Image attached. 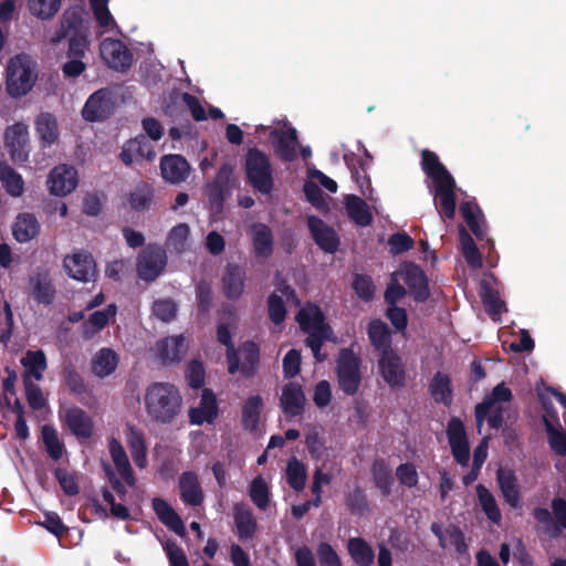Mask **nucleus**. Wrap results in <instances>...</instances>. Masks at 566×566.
Instances as JSON below:
<instances>
[{
    "label": "nucleus",
    "instance_id": "de8ad7c7",
    "mask_svg": "<svg viewBox=\"0 0 566 566\" xmlns=\"http://www.w3.org/2000/svg\"><path fill=\"white\" fill-rule=\"evenodd\" d=\"M0 181L10 196L20 197L23 193L24 181L21 175L6 163L0 164Z\"/></svg>",
    "mask_w": 566,
    "mask_h": 566
},
{
    "label": "nucleus",
    "instance_id": "a211bd4d",
    "mask_svg": "<svg viewBox=\"0 0 566 566\" xmlns=\"http://www.w3.org/2000/svg\"><path fill=\"white\" fill-rule=\"evenodd\" d=\"M307 227L313 240L326 253H335L338 250L339 238L336 231L327 226L321 218L310 216Z\"/></svg>",
    "mask_w": 566,
    "mask_h": 566
},
{
    "label": "nucleus",
    "instance_id": "338daca9",
    "mask_svg": "<svg viewBox=\"0 0 566 566\" xmlns=\"http://www.w3.org/2000/svg\"><path fill=\"white\" fill-rule=\"evenodd\" d=\"M388 245L392 255H398L411 250L415 245L413 239L406 232H397L389 237Z\"/></svg>",
    "mask_w": 566,
    "mask_h": 566
},
{
    "label": "nucleus",
    "instance_id": "1a4fd4ad",
    "mask_svg": "<svg viewBox=\"0 0 566 566\" xmlns=\"http://www.w3.org/2000/svg\"><path fill=\"white\" fill-rule=\"evenodd\" d=\"M63 266L69 276L78 282H91L97 277L96 262L93 255L84 250L66 255Z\"/></svg>",
    "mask_w": 566,
    "mask_h": 566
},
{
    "label": "nucleus",
    "instance_id": "bb28decb",
    "mask_svg": "<svg viewBox=\"0 0 566 566\" xmlns=\"http://www.w3.org/2000/svg\"><path fill=\"white\" fill-rule=\"evenodd\" d=\"M296 321L303 332L331 331V326L325 322V315L316 304H307L296 314Z\"/></svg>",
    "mask_w": 566,
    "mask_h": 566
},
{
    "label": "nucleus",
    "instance_id": "6ab92c4d",
    "mask_svg": "<svg viewBox=\"0 0 566 566\" xmlns=\"http://www.w3.org/2000/svg\"><path fill=\"white\" fill-rule=\"evenodd\" d=\"M245 270L235 263H228L221 277L222 291L228 300L235 301L241 297L245 287Z\"/></svg>",
    "mask_w": 566,
    "mask_h": 566
},
{
    "label": "nucleus",
    "instance_id": "a878e982",
    "mask_svg": "<svg viewBox=\"0 0 566 566\" xmlns=\"http://www.w3.org/2000/svg\"><path fill=\"white\" fill-rule=\"evenodd\" d=\"M496 482L504 501L512 509H517L521 505V494L514 471L500 468L496 471Z\"/></svg>",
    "mask_w": 566,
    "mask_h": 566
},
{
    "label": "nucleus",
    "instance_id": "052dcab7",
    "mask_svg": "<svg viewBox=\"0 0 566 566\" xmlns=\"http://www.w3.org/2000/svg\"><path fill=\"white\" fill-rule=\"evenodd\" d=\"M249 495L251 501L260 510H265L270 502V491L265 480L262 476H256L250 484Z\"/></svg>",
    "mask_w": 566,
    "mask_h": 566
},
{
    "label": "nucleus",
    "instance_id": "c756f323",
    "mask_svg": "<svg viewBox=\"0 0 566 566\" xmlns=\"http://www.w3.org/2000/svg\"><path fill=\"white\" fill-rule=\"evenodd\" d=\"M264 402L260 395L248 397L241 410V426L248 432H255L259 429L260 417Z\"/></svg>",
    "mask_w": 566,
    "mask_h": 566
},
{
    "label": "nucleus",
    "instance_id": "7c9ffc66",
    "mask_svg": "<svg viewBox=\"0 0 566 566\" xmlns=\"http://www.w3.org/2000/svg\"><path fill=\"white\" fill-rule=\"evenodd\" d=\"M512 391L504 385V382L496 385L493 388L491 396H489L482 402L475 406L474 413L478 426H481L483 423L489 412L495 406L496 402H509L512 400Z\"/></svg>",
    "mask_w": 566,
    "mask_h": 566
},
{
    "label": "nucleus",
    "instance_id": "603ef678",
    "mask_svg": "<svg viewBox=\"0 0 566 566\" xmlns=\"http://www.w3.org/2000/svg\"><path fill=\"white\" fill-rule=\"evenodd\" d=\"M240 353L242 355L241 373L245 377L254 376L260 361L259 346L254 342L248 340L242 344Z\"/></svg>",
    "mask_w": 566,
    "mask_h": 566
},
{
    "label": "nucleus",
    "instance_id": "aec40b11",
    "mask_svg": "<svg viewBox=\"0 0 566 566\" xmlns=\"http://www.w3.org/2000/svg\"><path fill=\"white\" fill-rule=\"evenodd\" d=\"M163 178L174 185L186 181L190 174V165L181 155H165L160 159Z\"/></svg>",
    "mask_w": 566,
    "mask_h": 566
},
{
    "label": "nucleus",
    "instance_id": "4d7b16f0",
    "mask_svg": "<svg viewBox=\"0 0 566 566\" xmlns=\"http://www.w3.org/2000/svg\"><path fill=\"white\" fill-rule=\"evenodd\" d=\"M542 420L551 450L559 457H566V433L556 429L547 417L542 418Z\"/></svg>",
    "mask_w": 566,
    "mask_h": 566
},
{
    "label": "nucleus",
    "instance_id": "f8f14e48",
    "mask_svg": "<svg viewBox=\"0 0 566 566\" xmlns=\"http://www.w3.org/2000/svg\"><path fill=\"white\" fill-rule=\"evenodd\" d=\"M90 15L83 6L75 4L67 8L61 18V28L57 40L66 36L90 34Z\"/></svg>",
    "mask_w": 566,
    "mask_h": 566
},
{
    "label": "nucleus",
    "instance_id": "8fccbe9b",
    "mask_svg": "<svg viewBox=\"0 0 566 566\" xmlns=\"http://www.w3.org/2000/svg\"><path fill=\"white\" fill-rule=\"evenodd\" d=\"M460 244L465 262L472 269L482 266V255L469 232L461 227L459 231Z\"/></svg>",
    "mask_w": 566,
    "mask_h": 566
},
{
    "label": "nucleus",
    "instance_id": "69168bd1",
    "mask_svg": "<svg viewBox=\"0 0 566 566\" xmlns=\"http://www.w3.org/2000/svg\"><path fill=\"white\" fill-rule=\"evenodd\" d=\"M268 312L272 323L282 324L286 317V306L283 298L272 293L268 298Z\"/></svg>",
    "mask_w": 566,
    "mask_h": 566
},
{
    "label": "nucleus",
    "instance_id": "dca6fc26",
    "mask_svg": "<svg viewBox=\"0 0 566 566\" xmlns=\"http://www.w3.org/2000/svg\"><path fill=\"white\" fill-rule=\"evenodd\" d=\"M31 297L41 305L50 306L56 297V289L46 270H36L29 276Z\"/></svg>",
    "mask_w": 566,
    "mask_h": 566
},
{
    "label": "nucleus",
    "instance_id": "6e6552de",
    "mask_svg": "<svg viewBox=\"0 0 566 566\" xmlns=\"http://www.w3.org/2000/svg\"><path fill=\"white\" fill-rule=\"evenodd\" d=\"M3 139L12 161L23 164L29 160L31 146L28 125L18 122L8 126Z\"/></svg>",
    "mask_w": 566,
    "mask_h": 566
},
{
    "label": "nucleus",
    "instance_id": "cd10ccee",
    "mask_svg": "<svg viewBox=\"0 0 566 566\" xmlns=\"http://www.w3.org/2000/svg\"><path fill=\"white\" fill-rule=\"evenodd\" d=\"M151 506L158 520L179 536L186 534V527L177 512L161 497H154Z\"/></svg>",
    "mask_w": 566,
    "mask_h": 566
},
{
    "label": "nucleus",
    "instance_id": "9d476101",
    "mask_svg": "<svg viewBox=\"0 0 566 566\" xmlns=\"http://www.w3.org/2000/svg\"><path fill=\"white\" fill-rule=\"evenodd\" d=\"M101 56L115 71H126L132 66L133 54L127 45L117 39H104L99 44Z\"/></svg>",
    "mask_w": 566,
    "mask_h": 566
},
{
    "label": "nucleus",
    "instance_id": "ea45409f",
    "mask_svg": "<svg viewBox=\"0 0 566 566\" xmlns=\"http://www.w3.org/2000/svg\"><path fill=\"white\" fill-rule=\"evenodd\" d=\"M375 486L380 491L382 496L391 494L394 476L389 464L381 458L375 459L370 468Z\"/></svg>",
    "mask_w": 566,
    "mask_h": 566
},
{
    "label": "nucleus",
    "instance_id": "864d4df0",
    "mask_svg": "<svg viewBox=\"0 0 566 566\" xmlns=\"http://www.w3.org/2000/svg\"><path fill=\"white\" fill-rule=\"evenodd\" d=\"M475 489L480 506L484 514L493 523H500L502 514L494 495L483 484H478Z\"/></svg>",
    "mask_w": 566,
    "mask_h": 566
},
{
    "label": "nucleus",
    "instance_id": "f3484780",
    "mask_svg": "<svg viewBox=\"0 0 566 566\" xmlns=\"http://www.w3.org/2000/svg\"><path fill=\"white\" fill-rule=\"evenodd\" d=\"M402 280L407 291L417 303L426 302L430 296L428 277L424 271L415 263H409L402 271Z\"/></svg>",
    "mask_w": 566,
    "mask_h": 566
},
{
    "label": "nucleus",
    "instance_id": "79ce46f5",
    "mask_svg": "<svg viewBox=\"0 0 566 566\" xmlns=\"http://www.w3.org/2000/svg\"><path fill=\"white\" fill-rule=\"evenodd\" d=\"M116 313L117 306L115 304H109L106 308L92 313L83 324L84 336L91 337L101 332L116 316Z\"/></svg>",
    "mask_w": 566,
    "mask_h": 566
},
{
    "label": "nucleus",
    "instance_id": "5701e85b",
    "mask_svg": "<svg viewBox=\"0 0 566 566\" xmlns=\"http://www.w3.org/2000/svg\"><path fill=\"white\" fill-rule=\"evenodd\" d=\"M64 423L77 438L88 439L93 434L94 422L82 408L73 406L65 410Z\"/></svg>",
    "mask_w": 566,
    "mask_h": 566
},
{
    "label": "nucleus",
    "instance_id": "ddd939ff",
    "mask_svg": "<svg viewBox=\"0 0 566 566\" xmlns=\"http://www.w3.org/2000/svg\"><path fill=\"white\" fill-rule=\"evenodd\" d=\"M269 138L273 147L274 155L283 163H291L297 158V132L290 127L286 130L273 128L270 130Z\"/></svg>",
    "mask_w": 566,
    "mask_h": 566
},
{
    "label": "nucleus",
    "instance_id": "f257e3e1",
    "mask_svg": "<svg viewBox=\"0 0 566 566\" xmlns=\"http://www.w3.org/2000/svg\"><path fill=\"white\" fill-rule=\"evenodd\" d=\"M420 166L424 175L434 185L433 201L441 219L452 220L455 216V180L447 167L440 161L439 156L430 150L421 151Z\"/></svg>",
    "mask_w": 566,
    "mask_h": 566
},
{
    "label": "nucleus",
    "instance_id": "f704fd0d",
    "mask_svg": "<svg viewBox=\"0 0 566 566\" xmlns=\"http://www.w3.org/2000/svg\"><path fill=\"white\" fill-rule=\"evenodd\" d=\"M39 232L40 223L33 213L23 212L18 214L12 226V233L18 242H29L34 239Z\"/></svg>",
    "mask_w": 566,
    "mask_h": 566
},
{
    "label": "nucleus",
    "instance_id": "4468645a",
    "mask_svg": "<svg viewBox=\"0 0 566 566\" xmlns=\"http://www.w3.org/2000/svg\"><path fill=\"white\" fill-rule=\"evenodd\" d=\"M378 370L391 388L402 387L406 382V368L401 357L394 350L380 354Z\"/></svg>",
    "mask_w": 566,
    "mask_h": 566
},
{
    "label": "nucleus",
    "instance_id": "5fc2aeb1",
    "mask_svg": "<svg viewBox=\"0 0 566 566\" xmlns=\"http://www.w3.org/2000/svg\"><path fill=\"white\" fill-rule=\"evenodd\" d=\"M190 234V228L187 223H178L171 228L167 235V248L177 254H182L187 250V242Z\"/></svg>",
    "mask_w": 566,
    "mask_h": 566
},
{
    "label": "nucleus",
    "instance_id": "7ed1b4c3",
    "mask_svg": "<svg viewBox=\"0 0 566 566\" xmlns=\"http://www.w3.org/2000/svg\"><path fill=\"white\" fill-rule=\"evenodd\" d=\"M245 181L255 191L262 195H270L274 189L273 167L269 155L251 147L244 155Z\"/></svg>",
    "mask_w": 566,
    "mask_h": 566
},
{
    "label": "nucleus",
    "instance_id": "c85d7f7f",
    "mask_svg": "<svg viewBox=\"0 0 566 566\" xmlns=\"http://www.w3.org/2000/svg\"><path fill=\"white\" fill-rule=\"evenodd\" d=\"M35 134L41 148H49L59 139V127L55 116L51 113H41L34 122Z\"/></svg>",
    "mask_w": 566,
    "mask_h": 566
},
{
    "label": "nucleus",
    "instance_id": "e2e57ef3",
    "mask_svg": "<svg viewBox=\"0 0 566 566\" xmlns=\"http://www.w3.org/2000/svg\"><path fill=\"white\" fill-rule=\"evenodd\" d=\"M60 7L61 0H29L30 12L43 20L54 17Z\"/></svg>",
    "mask_w": 566,
    "mask_h": 566
},
{
    "label": "nucleus",
    "instance_id": "0eeeda50",
    "mask_svg": "<svg viewBox=\"0 0 566 566\" xmlns=\"http://www.w3.org/2000/svg\"><path fill=\"white\" fill-rule=\"evenodd\" d=\"M115 107L114 92L108 87L101 88L87 98L82 109V116L87 122H102L113 115Z\"/></svg>",
    "mask_w": 566,
    "mask_h": 566
},
{
    "label": "nucleus",
    "instance_id": "e433bc0d",
    "mask_svg": "<svg viewBox=\"0 0 566 566\" xmlns=\"http://www.w3.org/2000/svg\"><path fill=\"white\" fill-rule=\"evenodd\" d=\"M345 209L349 219L359 227H367L373 222L368 205L356 195H348L345 198Z\"/></svg>",
    "mask_w": 566,
    "mask_h": 566
},
{
    "label": "nucleus",
    "instance_id": "c03bdc74",
    "mask_svg": "<svg viewBox=\"0 0 566 566\" xmlns=\"http://www.w3.org/2000/svg\"><path fill=\"white\" fill-rule=\"evenodd\" d=\"M347 551L357 566H370L375 559L371 546L361 537H352L347 542Z\"/></svg>",
    "mask_w": 566,
    "mask_h": 566
},
{
    "label": "nucleus",
    "instance_id": "a18cd8bd",
    "mask_svg": "<svg viewBox=\"0 0 566 566\" xmlns=\"http://www.w3.org/2000/svg\"><path fill=\"white\" fill-rule=\"evenodd\" d=\"M154 199V188L151 185L140 181L128 193V205L135 211H145L149 209Z\"/></svg>",
    "mask_w": 566,
    "mask_h": 566
},
{
    "label": "nucleus",
    "instance_id": "39448f33",
    "mask_svg": "<svg viewBox=\"0 0 566 566\" xmlns=\"http://www.w3.org/2000/svg\"><path fill=\"white\" fill-rule=\"evenodd\" d=\"M361 359L352 348H342L336 359V378L338 388L347 396L358 392L363 376Z\"/></svg>",
    "mask_w": 566,
    "mask_h": 566
},
{
    "label": "nucleus",
    "instance_id": "4be33fe9",
    "mask_svg": "<svg viewBox=\"0 0 566 566\" xmlns=\"http://www.w3.org/2000/svg\"><path fill=\"white\" fill-rule=\"evenodd\" d=\"M305 401V394L298 382L291 381L283 386L280 402L286 416H301L304 412Z\"/></svg>",
    "mask_w": 566,
    "mask_h": 566
},
{
    "label": "nucleus",
    "instance_id": "13d9d810",
    "mask_svg": "<svg viewBox=\"0 0 566 566\" xmlns=\"http://www.w3.org/2000/svg\"><path fill=\"white\" fill-rule=\"evenodd\" d=\"M345 505L350 514L364 515L369 509L364 489L357 485L350 492L346 493Z\"/></svg>",
    "mask_w": 566,
    "mask_h": 566
},
{
    "label": "nucleus",
    "instance_id": "4c0bfd02",
    "mask_svg": "<svg viewBox=\"0 0 566 566\" xmlns=\"http://www.w3.org/2000/svg\"><path fill=\"white\" fill-rule=\"evenodd\" d=\"M429 392L433 400L449 407L453 400L451 379L447 374L437 371L430 380Z\"/></svg>",
    "mask_w": 566,
    "mask_h": 566
},
{
    "label": "nucleus",
    "instance_id": "6e6d98bb",
    "mask_svg": "<svg viewBox=\"0 0 566 566\" xmlns=\"http://www.w3.org/2000/svg\"><path fill=\"white\" fill-rule=\"evenodd\" d=\"M480 296L485 312L491 316H499L505 311V303L501 300L499 292L488 283L482 284Z\"/></svg>",
    "mask_w": 566,
    "mask_h": 566
},
{
    "label": "nucleus",
    "instance_id": "393cba45",
    "mask_svg": "<svg viewBox=\"0 0 566 566\" xmlns=\"http://www.w3.org/2000/svg\"><path fill=\"white\" fill-rule=\"evenodd\" d=\"M179 490L182 502L187 505L199 506L202 504L205 495L198 479L193 471L182 472L179 478Z\"/></svg>",
    "mask_w": 566,
    "mask_h": 566
},
{
    "label": "nucleus",
    "instance_id": "58836bf2",
    "mask_svg": "<svg viewBox=\"0 0 566 566\" xmlns=\"http://www.w3.org/2000/svg\"><path fill=\"white\" fill-rule=\"evenodd\" d=\"M367 334L371 345L380 354L391 350V334L385 322L379 318L371 319L368 324Z\"/></svg>",
    "mask_w": 566,
    "mask_h": 566
},
{
    "label": "nucleus",
    "instance_id": "0e129e2a",
    "mask_svg": "<svg viewBox=\"0 0 566 566\" xmlns=\"http://www.w3.org/2000/svg\"><path fill=\"white\" fill-rule=\"evenodd\" d=\"M308 336L305 339V344L311 348L313 356L316 361L322 363L326 359V355L322 353L323 344L326 339H329L332 334L331 331H314L307 332Z\"/></svg>",
    "mask_w": 566,
    "mask_h": 566
},
{
    "label": "nucleus",
    "instance_id": "774afa93",
    "mask_svg": "<svg viewBox=\"0 0 566 566\" xmlns=\"http://www.w3.org/2000/svg\"><path fill=\"white\" fill-rule=\"evenodd\" d=\"M317 557L321 566H343L340 557L326 542H321L317 546Z\"/></svg>",
    "mask_w": 566,
    "mask_h": 566
},
{
    "label": "nucleus",
    "instance_id": "a19ab883",
    "mask_svg": "<svg viewBox=\"0 0 566 566\" xmlns=\"http://www.w3.org/2000/svg\"><path fill=\"white\" fill-rule=\"evenodd\" d=\"M118 365V356L111 348H102L92 359V371L99 378L112 375Z\"/></svg>",
    "mask_w": 566,
    "mask_h": 566
},
{
    "label": "nucleus",
    "instance_id": "3c124183",
    "mask_svg": "<svg viewBox=\"0 0 566 566\" xmlns=\"http://www.w3.org/2000/svg\"><path fill=\"white\" fill-rule=\"evenodd\" d=\"M41 439L49 457L57 461L64 452V443L60 440L56 429L51 424H44L41 428Z\"/></svg>",
    "mask_w": 566,
    "mask_h": 566
},
{
    "label": "nucleus",
    "instance_id": "2eb2a0df",
    "mask_svg": "<svg viewBox=\"0 0 566 566\" xmlns=\"http://www.w3.org/2000/svg\"><path fill=\"white\" fill-rule=\"evenodd\" d=\"M77 170L71 165L54 167L48 177V187L52 195L64 197L71 193L77 186Z\"/></svg>",
    "mask_w": 566,
    "mask_h": 566
},
{
    "label": "nucleus",
    "instance_id": "b1692460",
    "mask_svg": "<svg viewBox=\"0 0 566 566\" xmlns=\"http://www.w3.org/2000/svg\"><path fill=\"white\" fill-rule=\"evenodd\" d=\"M217 417V397L211 389L206 388L201 395L200 406L189 410L190 423L197 426H201L203 422L213 423Z\"/></svg>",
    "mask_w": 566,
    "mask_h": 566
},
{
    "label": "nucleus",
    "instance_id": "09e8293b",
    "mask_svg": "<svg viewBox=\"0 0 566 566\" xmlns=\"http://www.w3.org/2000/svg\"><path fill=\"white\" fill-rule=\"evenodd\" d=\"M307 479V469L305 464L297 460L296 457H292L287 461L286 465V482L296 492L304 490Z\"/></svg>",
    "mask_w": 566,
    "mask_h": 566
},
{
    "label": "nucleus",
    "instance_id": "20e7f679",
    "mask_svg": "<svg viewBox=\"0 0 566 566\" xmlns=\"http://www.w3.org/2000/svg\"><path fill=\"white\" fill-rule=\"evenodd\" d=\"M6 72V90L11 97L24 96L32 90L36 81L31 59L27 54L11 57Z\"/></svg>",
    "mask_w": 566,
    "mask_h": 566
},
{
    "label": "nucleus",
    "instance_id": "9b49d317",
    "mask_svg": "<svg viewBox=\"0 0 566 566\" xmlns=\"http://www.w3.org/2000/svg\"><path fill=\"white\" fill-rule=\"evenodd\" d=\"M447 437L451 453L457 463L467 467L470 459V446L463 421L452 417L447 426Z\"/></svg>",
    "mask_w": 566,
    "mask_h": 566
},
{
    "label": "nucleus",
    "instance_id": "49530a36",
    "mask_svg": "<svg viewBox=\"0 0 566 566\" xmlns=\"http://www.w3.org/2000/svg\"><path fill=\"white\" fill-rule=\"evenodd\" d=\"M62 378L72 395L82 396L87 391L84 378L71 360L63 363Z\"/></svg>",
    "mask_w": 566,
    "mask_h": 566
},
{
    "label": "nucleus",
    "instance_id": "bf43d9fd",
    "mask_svg": "<svg viewBox=\"0 0 566 566\" xmlns=\"http://www.w3.org/2000/svg\"><path fill=\"white\" fill-rule=\"evenodd\" d=\"M22 364L28 367L29 373L35 380H41L43 378V371L48 368L46 356L43 350L27 352Z\"/></svg>",
    "mask_w": 566,
    "mask_h": 566
},
{
    "label": "nucleus",
    "instance_id": "473e14b6",
    "mask_svg": "<svg viewBox=\"0 0 566 566\" xmlns=\"http://www.w3.org/2000/svg\"><path fill=\"white\" fill-rule=\"evenodd\" d=\"M109 453L115 468L128 486H135L136 478L129 463L128 457L120 442L116 439H112L109 442Z\"/></svg>",
    "mask_w": 566,
    "mask_h": 566
},
{
    "label": "nucleus",
    "instance_id": "37998d69",
    "mask_svg": "<svg viewBox=\"0 0 566 566\" xmlns=\"http://www.w3.org/2000/svg\"><path fill=\"white\" fill-rule=\"evenodd\" d=\"M127 444L134 463L144 469L147 465V447L144 434L134 426L128 427Z\"/></svg>",
    "mask_w": 566,
    "mask_h": 566
},
{
    "label": "nucleus",
    "instance_id": "f03ea898",
    "mask_svg": "<svg viewBox=\"0 0 566 566\" xmlns=\"http://www.w3.org/2000/svg\"><path fill=\"white\" fill-rule=\"evenodd\" d=\"M181 402L179 390L167 382H154L145 394L147 415L159 423L172 422L180 411Z\"/></svg>",
    "mask_w": 566,
    "mask_h": 566
},
{
    "label": "nucleus",
    "instance_id": "412c9836",
    "mask_svg": "<svg viewBox=\"0 0 566 566\" xmlns=\"http://www.w3.org/2000/svg\"><path fill=\"white\" fill-rule=\"evenodd\" d=\"M134 156L147 159L148 161L156 157L154 146L144 134L127 140L122 147L119 158L126 166H132Z\"/></svg>",
    "mask_w": 566,
    "mask_h": 566
},
{
    "label": "nucleus",
    "instance_id": "680f3d73",
    "mask_svg": "<svg viewBox=\"0 0 566 566\" xmlns=\"http://www.w3.org/2000/svg\"><path fill=\"white\" fill-rule=\"evenodd\" d=\"M356 295L364 302L374 300L376 286L373 279L367 274H355L352 283Z\"/></svg>",
    "mask_w": 566,
    "mask_h": 566
},
{
    "label": "nucleus",
    "instance_id": "72a5a7b5",
    "mask_svg": "<svg viewBox=\"0 0 566 566\" xmlns=\"http://www.w3.org/2000/svg\"><path fill=\"white\" fill-rule=\"evenodd\" d=\"M252 244L254 254L258 258L268 259L273 253V233L269 226L254 223L251 227Z\"/></svg>",
    "mask_w": 566,
    "mask_h": 566
},
{
    "label": "nucleus",
    "instance_id": "2f4dec72",
    "mask_svg": "<svg viewBox=\"0 0 566 566\" xmlns=\"http://www.w3.org/2000/svg\"><path fill=\"white\" fill-rule=\"evenodd\" d=\"M233 517L238 535L241 539H249L255 535L258 524L251 509L245 503H235Z\"/></svg>",
    "mask_w": 566,
    "mask_h": 566
},
{
    "label": "nucleus",
    "instance_id": "423d86ee",
    "mask_svg": "<svg viewBox=\"0 0 566 566\" xmlns=\"http://www.w3.org/2000/svg\"><path fill=\"white\" fill-rule=\"evenodd\" d=\"M167 265L166 250L158 244H148L137 258L136 270L139 279L155 281Z\"/></svg>",
    "mask_w": 566,
    "mask_h": 566
},
{
    "label": "nucleus",
    "instance_id": "c9c22d12",
    "mask_svg": "<svg viewBox=\"0 0 566 566\" xmlns=\"http://www.w3.org/2000/svg\"><path fill=\"white\" fill-rule=\"evenodd\" d=\"M157 349L163 363H177L187 350L185 337L182 335L166 337L158 342Z\"/></svg>",
    "mask_w": 566,
    "mask_h": 566
}]
</instances>
